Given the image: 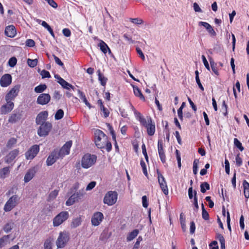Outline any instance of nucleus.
I'll return each instance as SVG.
<instances>
[{
    "label": "nucleus",
    "mask_w": 249,
    "mask_h": 249,
    "mask_svg": "<svg viewBox=\"0 0 249 249\" xmlns=\"http://www.w3.org/2000/svg\"><path fill=\"white\" fill-rule=\"evenodd\" d=\"M210 189V185L207 182H204L200 185V191L202 193H205L207 190H209Z\"/></svg>",
    "instance_id": "33"
},
{
    "label": "nucleus",
    "mask_w": 249,
    "mask_h": 249,
    "mask_svg": "<svg viewBox=\"0 0 249 249\" xmlns=\"http://www.w3.org/2000/svg\"><path fill=\"white\" fill-rule=\"evenodd\" d=\"M54 77L55 79L58 80V83L60 84L64 89H70V88L73 89L72 85L68 83L66 81L61 78L59 75H54Z\"/></svg>",
    "instance_id": "20"
},
{
    "label": "nucleus",
    "mask_w": 249,
    "mask_h": 249,
    "mask_svg": "<svg viewBox=\"0 0 249 249\" xmlns=\"http://www.w3.org/2000/svg\"><path fill=\"white\" fill-rule=\"evenodd\" d=\"M44 249H52V243L50 239H47L44 243Z\"/></svg>",
    "instance_id": "46"
},
{
    "label": "nucleus",
    "mask_w": 249,
    "mask_h": 249,
    "mask_svg": "<svg viewBox=\"0 0 249 249\" xmlns=\"http://www.w3.org/2000/svg\"><path fill=\"white\" fill-rule=\"evenodd\" d=\"M81 218L80 217H76L74 218L71 223V228H75L81 225Z\"/></svg>",
    "instance_id": "28"
},
{
    "label": "nucleus",
    "mask_w": 249,
    "mask_h": 249,
    "mask_svg": "<svg viewBox=\"0 0 249 249\" xmlns=\"http://www.w3.org/2000/svg\"><path fill=\"white\" fill-rule=\"evenodd\" d=\"M97 157L94 155L87 154L82 159V166L83 168L87 169L93 165L96 161Z\"/></svg>",
    "instance_id": "5"
},
{
    "label": "nucleus",
    "mask_w": 249,
    "mask_h": 249,
    "mask_svg": "<svg viewBox=\"0 0 249 249\" xmlns=\"http://www.w3.org/2000/svg\"><path fill=\"white\" fill-rule=\"evenodd\" d=\"M133 88L135 95L139 97L140 99L144 101L145 98L139 88L137 86H133Z\"/></svg>",
    "instance_id": "23"
},
{
    "label": "nucleus",
    "mask_w": 249,
    "mask_h": 249,
    "mask_svg": "<svg viewBox=\"0 0 249 249\" xmlns=\"http://www.w3.org/2000/svg\"><path fill=\"white\" fill-rule=\"evenodd\" d=\"M216 238L219 240L220 244L225 243V239L223 236L220 233H218L216 234Z\"/></svg>",
    "instance_id": "56"
},
{
    "label": "nucleus",
    "mask_w": 249,
    "mask_h": 249,
    "mask_svg": "<svg viewBox=\"0 0 249 249\" xmlns=\"http://www.w3.org/2000/svg\"><path fill=\"white\" fill-rule=\"evenodd\" d=\"M58 191L57 190H54L53 191H52L49 196L48 197V200L49 201L52 200L53 199H54L58 195Z\"/></svg>",
    "instance_id": "43"
},
{
    "label": "nucleus",
    "mask_w": 249,
    "mask_h": 249,
    "mask_svg": "<svg viewBox=\"0 0 249 249\" xmlns=\"http://www.w3.org/2000/svg\"><path fill=\"white\" fill-rule=\"evenodd\" d=\"M118 194L116 192L109 191L104 198V203L108 206L114 204L117 200Z\"/></svg>",
    "instance_id": "7"
},
{
    "label": "nucleus",
    "mask_w": 249,
    "mask_h": 249,
    "mask_svg": "<svg viewBox=\"0 0 249 249\" xmlns=\"http://www.w3.org/2000/svg\"><path fill=\"white\" fill-rule=\"evenodd\" d=\"M17 62V60L16 57H11L8 61V64L11 67H14Z\"/></svg>",
    "instance_id": "47"
},
{
    "label": "nucleus",
    "mask_w": 249,
    "mask_h": 249,
    "mask_svg": "<svg viewBox=\"0 0 249 249\" xmlns=\"http://www.w3.org/2000/svg\"><path fill=\"white\" fill-rule=\"evenodd\" d=\"M20 86L16 85L13 87L5 95L6 101H12L18 96Z\"/></svg>",
    "instance_id": "10"
},
{
    "label": "nucleus",
    "mask_w": 249,
    "mask_h": 249,
    "mask_svg": "<svg viewBox=\"0 0 249 249\" xmlns=\"http://www.w3.org/2000/svg\"><path fill=\"white\" fill-rule=\"evenodd\" d=\"M70 240V235L66 231L59 232V236L56 241V245L58 249L64 248Z\"/></svg>",
    "instance_id": "3"
},
{
    "label": "nucleus",
    "mask_w": 249,
    "mask_h": 249,
    "mask_svg": "<svg viewBox=\"0 0 249 249\" xmlns=\"http://www.w3.org/2000/svg\"><path fill=\"white\" fill-rule=\"evenodd\" d=\"M40 75H41L42 78L51 77V75L49 72L44 70L41 71Z\"/></svg>",
    "instance_id": "48"
},
{
    "label": "nucleus",
    "mask_w": 249,
    "mask_h": 249,
    "mask_svg": "<svg viewBox=\"0 0 249 249\" xmlns=\"http://www.w3.org/2000/svg\"><path fill=\"white\" fill-rule=\"evenodd\" d=\"M19 154V150L18 149L11 151L4 158V160L7 163L12 162Z\"/></svg>",
    "instance_id": "17"
},
{
    "label": "nucleus",
    "mask_w": 249,
    "mask_h": 249,
    "mask_svg": "<svg viewBox=\"0 0 249 249\" xmlns=\"http://www.w3.org/2000/svg\"><path fill=\"white\" fill-rule=\"evenodd\" d=\"M69 217V213L67 211H62L57 214L53 220L54 227H58L66 221Z\"/></svg>",
    "instance_id": "4"
},
{
    "label": "nucleus",
    "mask_w": 249,
    "mask_h": 249,
    "mask_svg": "<svg viewBox=\"0 0 249 249\" xmlns=\"http://www.w3.org/2000/svg\"><path fill=\"white\" fill-rule=\"evenodd\" d=\"M158 182L160 187L163 193L165 195L168 194V188L165 178L163 177L161 172H157Z\"/></svg>",
    "instance_id": "11"
},
{
    "label": "nucleus",
    "mask_w": 249,
    "mask_h": 249,
    "mask_svg": "<svg viewBox=\"0 0 249 249\" xmlns=\"http://www.w3.org/2000/svg\"><path fill=\"white\" fill-rule=\"evenodd\" d=\"M98 46L100 47V49L101 50V51L105 54H106L107 53V51H108L109 53H111V51L108 46L103 41L101 40L98 44Z\"/></svg>",
    "instance_id": "22"
},
{
    "label": "nucleus",
    "mask_w": 249,
    "mask_h": 249,
    "mask_svg": "<svg viewBox=\"0 0 249 249\" xmlns=\"http://www.w3.org/2000/svg\"><path fill=\"white\" fill-rule=\"evenodd\" d=\"M12 77L10 74H5L0 79V85L2 87H7L12 83Z\"/></svg>",
    "instance_id": "15"
},
{
    "label": "nucleus",
    "mask_w": 249,
    "mask_h": 249,
    "mask_svg": "<svg viewBox=\"0 0 249 249\" xmlns=\"http://www.w3.org/2000/svg\"><path fill=\"white\" fill-rule=\"evenodd\" d=\"M37 130V134L40 137L46 136L48 135L52 128L51 123L47 122L40 124Z\"/></svg>",
    "instance_id": "9"
},
{
    "label": "nucleus",
    "mask_w": 249,
    "mask_h": 249,
    "mask_svg": "<svg viewBox=\"0 0 249 249\" xmlns=\"http://www.w3.org/2000/svg\"><path fill=\"white\" fill-rule=\"evenodd\" d=\"M244 187V194L246 198H249V183L246 180H244L243 182Z\"/></svg>",
    "instance_id": "26"
},
{
    "label": "nucleus",
    "mask_w": 249,
    "mask_h": 249,
    "mask_svg": "<svg viewBox=\"0 0 249 249\" xmlns=\"http://www.w3.org/2000/svg\"><path fill=\"white\" fill-rule=\"evenodd\" d=\"M62 33L63 35L66 37H69L71 36V32L68 28H65L62 30Z\"/></svg>",
    "instance_id": "64"
},
{
    "label": "nucleus",
    "mask_w": 249,
    "mask_h": 249,
    "mask_svg": "<svg viewBox=\"0 0 249 249\" xmlns=\"http://www.w3.org/2000/svg\"><path fill=\"white\" fill-rule=\"evenodd\" d=\"M35 176V174L33 172H27L24 178L25 182H28L30 181Z\"/></svg>",
    "instance_id": "36"
},
{
    "label": "nucleus",
    "mask_w": 249,
    "mask_h": 249,
    "mask_svg": "<svg viewBox=\"0 0 249 249\" xmlns=\"http://www.w3.org/2000/svg\"><path fill=\"white\" fill-rule=\"evenodd\" d=\"M46 89L47 86L45 84H40L35 87L34 90L36 93H40L45 91Z\"/></svg>",
    "instance_id": "31"
},
{
    "label": "nucleus",
    "mask_w": 249,
    "mask_h": 249,
    "mask_svg": "<svg viewBox=\"0 0 249 249\" xmlns=\"http://www.w3.org/2000/svg\"><path fill=\"white\" fill-rule=\"evenodd\" d=\"M20 115L17 114H12L9 118L8 122L10 123H15L20 119Z\"/></svg>",
    "instance_id": "29"
},
{
    "label": "nucleus",
    "mask_w": 249,
    "mask_h": 249,
    "mask_svg": "<svg viewBox=\"0 0 249 249\" xmlns=\"http://www.w3.org/2000/svg\"><path fill=\"white\" fill-rule=\"evenodd\" d=\"M13 223H7L4 225L3 228V231L6 233L9 232L13 228Z\"/></svg>",
    "instance_id": "39"
},
{
    "label": "nucleus",
    "mask_w": 249,
    "mask_h": 249,
    "mask_svg": "<svg viewBox=\"0 0 249 249\" xmlns=\"http://www.w3.org/2000/svg\"><path fill=\"white\" fill-rule=\"evenodd\" d=\"M207 31L211 36H215L216 35V32L211 26L209 28L207 29Z\"/></svg>",
    "instance_id": "59"
},
{
    "label": "nucleus",
    "mask_w": 249,
    "mask_h": 249,
    "mask_svg": "<svg viewBox=\"0 0 249 249\" xmlns=\"http://www.w3.org/2000/svg\"><path fill=\"white\" fill-rule=\"evenodd\" d=\"M202 217L205 220H209V214L206 210H204L203 211H202Z\"/></svg>",
    "instance_id": "54"
},
{
    "label": "nucleus",
    "mask_w": 249,
    "mask_h": 249,
    "mask_svg": "<svg viewBox=\"0 0 249 249\" xmlns=\"http://www.w3.org/2000/svg\"><path fill=\"white\" fill-rule=\"evenodd\" d=\"M25 44L27 47H32L35 45V42L33 39H28L26 41Z\"/></svg>",
    "instance_id": "49"
},
{
    "label": "nucleus",
    "mask_w": 249,
    "mask_h": 249,
    "mask_svg": "<svg viewBox=\"0 0 249 249\" xmlns=\"http://www.w3.org/2000/svg\"><path fill=\"white\" fill-rule=\"evenodd\" d=\"M185 106V103L183 102L180 107L178 110V114L180 120L183 119L182 109Z\"/></svg>",
    "instance_id": "45"
},
{
    "label": "nucleus",
    "mask_w": 249,
    "mask_h": 249,
    "mask_svg": "<svg viewBox=\"0 0 249 249\" xmlns=\"http://www.w3.org/2000/svg\"><path fill=\"white\" fill-rule=\"evenodd\" d=\"M233 143L234 146L238 148L241 151H243L244 150V147L242 146L240 142L237 138L234 139Z\"/></svg>",
    "instance_id": "38"
},
{
    "label": "nucleus",
    "mask_w": 249,
    "mask_h": 249,
    "mask_svg": "<svg viewBox=\"0 0 249 249\" xmlns=\"http://www.w3.org/2000/svg\"><path fill=\"white\" fill-rule=\"evenodd\" d=\"M53 57L54 58V61L55 63L59 65L60 66L63 67L64 64L61 61V60L56 56L55 55H53Z\"/></svg>",
    "instance_id": "61"
},
{
    "label": "nucleus",
    "mask_w": 249,
    "mask_h": 249,
    "mask_svg": "<svg viewBox=\"0 0 249 249\" xmlns=\"http://www.w3.org/2000/svg\"><path fill=\"white\" fill-rule=\"evenodd\" d=\"M131 109L134 111V113L136 117L140 121L141 124L146 119L142 115L140 112L137 111L133 106H131Z\"/></svg>",
    "instance_id": "25"
},
{
    "label": "nucleus",
    "mask_w": 249,
    "mask_h": 249,
    "mask_svg": "<svg viewBox=\"0 0 249 249\" xmlns=\"http://www.w3.org/2000/svg\"><path fill=\"white\" fill-rule=\"evenodd\" d=\"M142 206L144 208H147L148 205V202L147 200V198L146 196H143L142 197Z\"/></svg>",
    "instance_id": "51"
},
{
    "label": "nucleus",
    "mask_w": 249,
    "mask_h": 249,
    "mask_svg": "<svg viewBox=\"0 0 249 249\" xmlns=\"http://www.w3.org/2000/svg\"><path fill=\"white\" fill-rule=\"evenodd\" d=\"M179 220L183 230L185 228V218L183 217V213H181L179 217Z\"/></svg>",
    "instance_id": "44"
},
{
    "label": "nucleus",
    "mask_w": 249,
    "mask_h": 249,
    "mask_svg": "<svg viewBox=\"0 0 249 249\" xmlns=\"http://www.w3.org/2000/svg\"><path fill=\"white\" fill-rule=\"evenodd\" d=\"M64 111L62 109H58L55 114V119L56 120H60L63 117Z\"/></svg>",
    "instance_id": "40"
},
{
    "label": "nucleus",
    "mask_w": 249,
    "mask_h": 249,
    "mask_svg": "<svg viewBox=\"0 0 249 249\" xmlns=\"http://www.w3.org/2000/svg\"><path fill=\"white\" fill-rule=\"evenodd\" d=\"M48 116V112L47 111H43L40 112L36 118V123L37 124H40L45 123L44 122L47 119Z\"/></svg>",
    "instance_id": "19"
},
{
    "label": "nucleus",
    "mask_w": 249,
    "mask_h": 249,
    "mask_svg": "<svg viewBox=\"0 0 249 249\" xmlns=\"http://www.w3.org/2000/svg\"><path fill=\"white\" fill-rule=\"evenodd\" d=\"M10 235H4L0 238V249L4 247L6 244V241L9 238Z\"/></svg>",
    "instance_id": "37"
},
{
    "label": "nucleus",
    "mask_w": 249,
    "mask_h": 249,
    "mask_svg": "<svg viewBox=\"0 0 249 249\" xmlns=\"http://www.w3.org/2000/svg\"><path fill=\"white\" fill-rule=\"evenodd\" d=\"M207 31L211 36H215L216 35V32L211 26L209 28L207 29Z\"/></svg>",
    "instance_id": "58"
},
{
    "label": "nucleus",
    "mask_w": 249,
    "mask_h": 249,
    "mask_svg": "<svg viewBox=\"0 0 249 249\" xmlns=\"http://www.w3.org/2000/svg\"><path fill=\"white\" fill-rule=\"evenodd\" d=\"M51 100V96L48 93H41L37 97L36 103L41 105L47 104Z\"/></svg>",
    "instance_id": "14"
},
{
    "label": "nucleus",
    "mask_w": 249,
    "mask_h": 249,
    "mask_svg": "<svg viewBox=\"0 0 249 249\" xmlns=\"http://www.w3.org/2000/svg\"><path fill=\"white\" fill-rule=\"evenodd\" d=\"M205 200L208 202L209 206L210 208H212L214 206V202L212 200L211 197L210 196H207L205 197Z\"/></svg>",
    "instance_id": "57"
},
{
    "label": "nucleus",
    "mask_w": 249,
    "mask_h": 249,
    "mask_svg": "<svg viewBox=\"0 0 249 249\" xmlns=\"http://www.w3.org/2000/svg\"><path fill=\"white\" fill-rule=\"evenodd\" d=\"M210 62L211 64V67L213 71L216 75H219V72L218 71V69L216 67V64L214 62V61L212 60V58L210 59Z\"/></svg>",
    "instance_id": "34"
},
{
    "label": "nucleus",
    "mask_w": 249,
    "mask_h": 249,
    "mask_svg": "<svg viewBox=\"0 0 249 249\" xmlns=\"http://www.w3.org/2000/svg\"><path fill=\"white\" fill-rule=\"evenodd\" d=\"M198 25L203 26L206 30L211 26L209 23L204 21H199Z\"/></svg>",
    "instance_id": "63"
},
{
    "label": "nucleus",
    "mask_w": 249,
    "mask_h": 249,
    "mask_svg": "<svg viewBox=\"0 0 249 249\" xmlns=\"http://www.w3.org/2000/svg\"><path fill=\"white\" fill-rule=\"evenodd\" d=\"M19 198L17 195L11 196L6 202L4 206L5 212H9L12 210L18 203Z\"/></svg>",
    "instance_id": "8"
},
{
    "label": "nucleus",
    "mask_w": 249,
    "mask_h": 249,
    "mask_svg": "<svg viewBox=\"0 0 249 249\" xmlns=\"http://www.w3.org/2000/svg\"><path fill=\"white\" fill-rule=\"evenodd\" d=\"M17 142V140L15 138H10L7 142L6 147L9 148L13 147Z\"/></svg>",
    "instance_id": "30"
},
{
    "label": "nucleus",
    "mask_w": 249,
    "mask_h": 249,
    "mask_svg": "<svg viewBox=\"0 0 249 249\" xmlns=\"http://www.w3.org/2000/svg\"><path fill=\"white\" fill-rule=\"evenodd\" d=\"M141 124L146 128L148 135L153 136L155 134V124L151 117H147L146 119Z\"/></svg>",
    "instance_id": "6"
},
{
    "label": "nucleus",
    "mask_w": 249,
    "mask_h": 249,
    "mask_svg": "<svg viewBox=\"0 0 249 249\" xmlns=\"http://www.w3.org/2000/svg\"><path fill=\"white\" fill-rule=\"evenodd\" d=\"M176 157H177V160L178 161V167H181V157L179 152V151L178 150H176Z\"/></svg>",
    "instance_id": "53"
},
{
    "label": "nucleus",
    "mask_w": 249,
    "mask_h": 249,
    "mask_svg": "<svg viewBox=\"0 0 249 249\" xmlns=\"http://www.w3.org/2000/svg\"><path fill=\"white\" fill-rule=\"evenodd\" d=\"M71 145L72 142L70 141L66 142L60 149H54L48 157L47 164L52 165L57 160L63 159L66 155H69Z\"/></svg>",
    "instance_id": "1"
},
{
    "label": "nucleus",
    "mask_w": 249,
    "mask_h": 249,
    "mask_svg": "<svg viewBox=\"0 0 249 249\" xmlns=\"http://www.w3.org/2000/svg\"><path fill=\"white\" fill-rule=\"evenodd\" d=\"M78 94L79 98L89 108L91 107L90 104L88 102L86 99V96L84 93L80 90L78 91Z\"/></svg>",
    "instance_id": "27"
},
{
    "label": "nucleus",
    "mask_w": 249,
    "mask_h": 249,
    "mask_svg": "<svg viewBox=\"0 0 249 249\" xmlns=\"http://www.w3.org/2000/svg\"><path fill=\"white\" fill-rule=\"evenodd\" d=\"M41 25L42 26H43L45 28L47 29V30L49 32V33H50L51 36L53 38L55 37V36H54V34L53 33V29L51 28L50 26L49 25H48V23L46 21H43L42 22V23H41Z\"/></svg>",
    "instance_id": "32"
},
{
    "label": "nucleus",
    "mask_w": 249,
    "mask_h": 249,
    "mask_svg": "<svg viewBox=\"0 0 249 249\" xmlns=\"http://www.w3.org/2000/svg\"><path fill=\"white\" fill-rule=\"evenodd\" d=\"M202 61L203 62V64H204L205 67H206V68L208 70L210 71V68L208 62L207 61L205 56L203 55H202Z\"/></svg>",
    "instance_id": "55"
},
{
    "label": "nucleus",
    "mask_w": 249,
    "mask_h": 249,
    "mask_svg": "<svg viewBox=\"0 0 249 249\" xmlns=\"http://www.w3.org/2000/svg\"><path fill=\"white\" fill-rule=\"evenodd\" d=\"M139 231L138 229L134 230L133 231L130 232L126 237L127 241H131L134 239L139 234Z\"/></svg>",
    "instance_id": "24"
},
{
    "label": "nucleus",
    "mask_w": 249,
    "mask_h": 249,
    "mask_svg": "<svg viewBox=\"0 0 249 249\" xmlns=\"http://www.w3.org/2000/svg\"><path fill=\"white\" fill-rule=\"evenodd\" d=\"M194 193V205L195 208H196V209L197 210L198 209L199 207H198V202H197L196 191L195 190Z\"/></svg>",
    "instance_id": "52"
},
{
    "label": "nucleus",
    "mask_w": 249,
    "mask_h": 249,
    "mask_svg": "<svg viewBox=\"0 0 249 249\" xmlns=\"http://www.w3.org/2000/svg\"><path fill=\"white\" fill-rule=\"evenodd\" d=\"M104 218L103 214L100 212L95 213L91 217V223L94 226H98Z\"/></svg>",
    "instance_id": "13"
},
{
    "label": "nucleus",
    "mask_w": 249,
    "mask_h": 249,
    "mask_svg": "<svg viewBox=\"0 0 249 249\" xmlns=\"http://www.w3.org/2000/svg\"><path fill=\"white\" fill-rule=\"evenodd\" d=\"M100 109L101 111H103V112L104 113V116L105 118H107L109 116V112L108 110V109L107 108H106L105 107H101L100 108Z\"/></svg>",
    "instance_id": "60"
},
{
    "label": "nucleus",
    "mask_w": 249,
    "mask_h": 249,
    "mask_svg": "<svg viewBox=\"0 0 249 249\" xmlns=\"http://www.w3.org/2000/svg\"><path fill=\"white\" fill-rule=\"evenodd\" d=\"M129 20L132 23L136 25H140L143 23V20L140 18H130Z\"/></svg>",
    "instance_id": "41"
},
{
    "label": "nucleus",
    "mask_w": 249,
    "mask_h": 249,
    "mask_svg": "<svg viewBox=\"0 0 249 249\" xmlns=\"http://www.w3.org/2000/svg\"><path fill=\"white\" fill-rule=\"evenodd\" d=\"M236 165L238 166H240L242 163V160L240 157L239 154H238L235 157V160Z\"/></svg>",
    "instance_id": "50"
},
{
    "label": "nucleus",
    "mask_w": 249,
    "mask_h": 249,
    "mask_svg": "<svg viewBox=\"0 0 249 249\" xmlns=\"http://www.w3.org/2000/svg\"><path fill=\"white\" fill-rule=\"evenodd\" d=\"M158 153L161 161L164 163L165 161V155L163 148V144L161 141H159L158 143Z\"/></svg>",
    "instance_id": "21"
},
{
    "label": "nucleus",
    "mask_w": 249,
    "mask_h": 249,
    "mask_svg": "<svg viewBox=\"0 0 249 249\" xmlns=\"http://www.w3.org/2000/svg\"><path fill=\"white\" fill-rule=\"evenodd\" d=\"M4 32L6 36L11 38L15 37L17 35L16 29L13 25L6 27Z\"/></svg>",
    "instance_id": "18"
},
{
    "label": "nucleus",
    "mask_w": 249,
    "mask_h": 249,
    "mask_svg": "<svg viewBox=\"0 0 249 249\" xmlns=\"http://www.w3.org/2000/svg\"><path fill=\"white\" fill-rule=\"evenodd\" d=\"M98 78L99 80L100 81V83L102 85L105 86L106 84L107 81V78H106L100 71H98Z\"/></svg>",
    "instance_id": "35"
},
{
    "label": "nucleus",
    "mask_w": 249,
    "mask_h": 249,
    "mask_svg": "<svg viewBox=\"0 0 249 249\" xmlns=\"http://www.w3.org/2000/svg\"><path fill=\"white\" fill-rule=\"evenodd\" d=\"M96 182L95 181H91L89 184L87 185L86 187V190H90L92 189L96 185Z\"/></svg>",
    "instance_id": "62"
},
{
    "label": "nucleus",
    "mask_w": 249,
    "mask_h": 249,
    "mask_svg": "<svg viewBox=\"0 0 249 249\" xmlns=\"http://www.w3.org/2000/svg\"><path fill=\"white\" fill-rule=\"evenodd\" d=\"M95 143L99 148H106L109 152L112 149V145L108 140V137L101 130L97 129L95 133Z\"/></svg>",
    "instance_id": "2"
},
{
    "label": "nucleus",
    "mask_w": 249,
    "mask_h": 249,
    "mask_svg": "<svg viewBox=\"0 0 249 249\" xmlns=\"http://www.w3.org/2000/svg\"><path fill=\"white\" fill-rule=\"evenodd\" d=\"M37 63V60L36 59H31L29 58L27 60V64L30 67H35V66H36Z\"/></svg>",
    "instance_id": "42"
},
{
    "label": "nucleus",
    "mask_w": 249,
    "mask_h": 249,
    "mask_svg": "<svg viewBox=\"0 0 249 249\" xmlns=\"http://www.w3.org/2000/svg\"><path fill=\"white\" fill-rule=\"evenodd\" d=\"M14 104L12 101H6V104L2 105L0 108L1 113L6 114L10 112L14 108Z\"/></svg>",
    "instance_id": "16"
},
{
    "label": "nucleus",
    "mask_w": 249,
    "mask_h": 249,
    "mask_svg": "<svg viewBox=\"0 0 249 249\" xmlns=\"http://www.w3.org/2000/svg\"><path fill=\"white\" fill-rule=\"evenodd\" d=\"M39 151V147L38 145H33L26 153L25 157L27 160L34 159Z\"/></svg>",
    "instance_id": "12"
}]
</instances>
